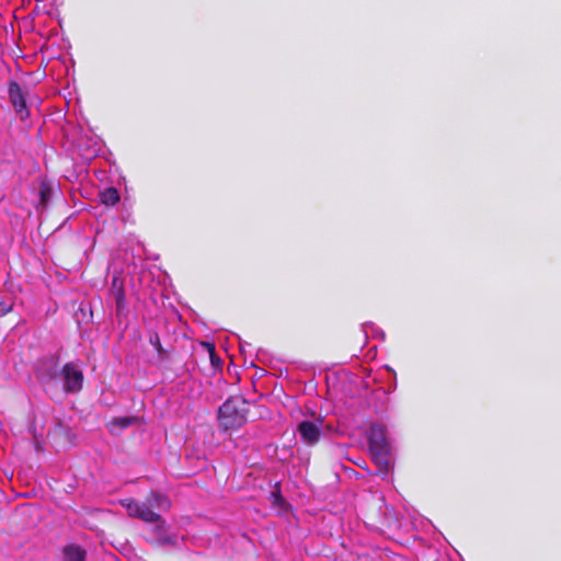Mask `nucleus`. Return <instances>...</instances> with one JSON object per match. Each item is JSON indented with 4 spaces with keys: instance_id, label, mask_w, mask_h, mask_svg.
<instances>
[{
    "instance_id": "9d476101",
    "label": "nucleus",
    "mask_w": 561,
    "mask_h": 561,
    "mask_svg": "<svg viewBox=\"0 0 561 561\" xmlns=\"http://www.w3.org/2000/svg\"><path fill=\"white\" fill-rule=\"evenodd\" d=\"M134 421H135L134 417H118V419H115L110 424V431L114 432V427L115 426H118L119 428H126L129 425H131L134 423Z\"/></svg>"
},
{
    "instance_id": "9b49d317",
    "label": "nucleus",
    "mask_w": 561,
    "mask_h": 561,
    "mask_svg": "<svg viewBox=\"0 0 561 561\" xmlns=\"http://www.w3.org/2000/svg\"><path fill=\"white\" fill-rule=\"evenodd\" d=\"M115 300L118 309L125 304V294L122 285H119L115 290Z\"/></svg>"
},
{
    "instance_id": "0eeeda50",
    "label": "nucleus",
    "mask_w": 561,
    "mask_h": 561,
    "mask_svg": "<svg viewBox=\"0 0 561 561\" xmlns=\"http://www.w3.org/2000/svg\"><path fill=\"white\" fill-rule=\"evenodd\" d=\"M85 560V551L77 546L69 545L64 549V558L62 561H84Z\"/></svg>"
},
{
    "instance_id": "20e7f679",
    "label": "nucleus",
    "mask_w": 561,
    "mask_h": 561,
    "mask_svg": "<svg viewBox=\"0 0 561 561\" xmlns=\"http://www.w3.org/2000/svg\"><path fill=\"white\" fill-rule=\"evenodd\" d=\"M8 93L9 100L15 111V114L21 121L26 119L30 116V111L26 104L27 91L15 81H10Z\"/></svg>"
},
{
    "instance_id": "1a4fd4ad",
    "label": "nucleus",
    "mask_w": 561,
    "mask_h": 561,
    "mask_svg": "<svg viewBox=\"0 0 561 561\" xmlns=\"http://www.w3.org/2000/svg\"><path fill=\"white\" fill-rule=\"evenodd\" d=\"M100 198L104 205L113 206L119 201V194L116 188L108 187L101 193Z\"/></svg>"
},
{
    "instance_id": "ddd939ff",
    "label": "nucleus",
    "mask_w": 561,
    "mask_h": 561,
    "mask_svg": "<svg viewBox=\"0 0 561 561\" xmlns=\"http://www.w3.org/2000/svg\"><path fill=\"white\" fill-rule=\"evenodd\" d=\"M150 343L159 351L161 345H160V340H159V336L156 334L153 336L150 337Z\"/></svg>"
},
{
    "instance_id": "423d86ee",
    "label": "nucleus",
    "mask_w": 561,
    "mask_h": 561,
    "mask_svg": "<svg viewBox=\"0 0 561 561\" xmlns=\"http://www.w3.org/2000/svg\"><path fill=\"white\" fill-rule=\"evenodd\" d=\"M297 432L305 444L314 445L321 436V422L302 421L298 424Z\"/></svg>"
},
{
    "instance_id": "f03ea898",
    "label": "nucleus",
    "mask_w": 561,
    "mask_h": 561,
    "mask_svg": "<svg viewBox=\"0 0 561 561\" xmlns=\"http://www.w3.org/2000/svg\"><path fill=\"white\" fill-rule=\"evenodd\" d=\"M242 404L240 399H228L219 408L218 422L225 432L236 431L245 423V412L240 408Z\"/></svg>"
},
{
    "instance_id": "f8f14e48",
    "label": "nucleus",
    "mask_w": 561,
    "mask_h": 561,
    "mask_svg": "<svg viewBox=\"0 0 561 561\" xmlns=\"http://www.w3.org/2000/svg\"><path fill=\"white\" fill-rule=\"evenodd\" d=\"M48 196H49V187L47 185L43 184L41 187V191H39V199H41L42 205L46 204Z\"/></svg>"
},
{
    "instance_id": "7ed1b4c3",
    "label": "nucleus",
    "mask_w": 561,
    "mask_h": 561,
    "mask_svg": "<svg viewBox=\"0 0 561 561\" xmlns=\"http://www.w3.org/2000/svg\"><path fill=\"white\" fill-rule=\"evenodd\" d=\"M369 449L374 459L381 466L389 461V446L386 439V427L381 424H373L368 435Z\"/></svg>"
},
{
    "instance_id": "6e6552de",
    "label": "nucleus",
    "mask_w": 561,
    "mask_h": 561,
    "mask_svg": "<svg viewBox=\"0 0 561 561\" xmlns=\"http://www.w3.org/2000/svg\"><path fill=\"white\" fill-rule=\"evenodd\" d=\"M271 503L274 507H277L280 512H287L289 504L283 497L279 482L275 484L274 491L271 493Z\"/></svg>"
},
{
    "instance_id": "4468645a",
    "label": "nucleus",
    "mask_w": 561,
    "mask_h": 561,
    "mask_svg": "<svg viewBox=\"0 0 561 561\" xmlns=\"http://www.w3.org/2000/svg\"><path fill=\"white\" fill-rule=\"evenodd\" d=\"M116 283H117V278L115 277V278L113 279V286H114V287H116Z\"/></svg>"
},
{
    "instance_id": "39448f33",
    "label": "nucleus",
    "mask_w": 561,
    "mask_h": 561,
    "mask_svg": "<svg viewBox=\"0 0 561 561\" xmlns=\"http://www.w3.org/2000/svg\"><path fill=\"white\" fill-rule=\"evenodd\" d=\"M64 390L77 393L83 386V373L75 363H67L61 369Z\"/></svg>"
},
{
    "instance_id": "f257e3e1",
    "label": "nucleus",
    "mask_w": 561,
    "mask_h": 561,
    "mask_svg": "<svg viewBox=\"0 0 561 561\" xmlns=\"http://www.w3.org/2000/svg\"><path fill=\"white\" fill-rule=\"evenodd\" d=\"M121 505L126 510L128 516L138 518L145 523L156 524L154 534L158 542L161 545L173 543L172 537L167 535L165 520L152 508L165 512L171 507V502L165 494L157 491L150 492L146 502H139L134 499H123Z\"/></svg>"
}]
</instances>
